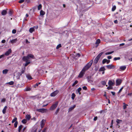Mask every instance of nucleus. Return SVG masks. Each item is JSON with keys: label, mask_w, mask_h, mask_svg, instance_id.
I'll return each instance as SVG.
<instances>
[{"label": "nucleus", "mask_w": 132, "mask_h": 132, "mask_svg": "<svg viewBox=\"0 0 132 132\" xmlns=\"http://www.w3.org/2000/svg\"><path fill=\"white\" fill-rule=\"evenodd\" d=\"M7 83L9 84L10 85H12L13 84L14 82L12 81H11L10 82H8V83Z\"/></svg>", "instance_id": "2f4dec72"}, {"label": "nucleus", "mask_w": 132, "mask_h": 132, "mask_svg": "<svg viewBox=\"0 0 132 132\" xmlns=\"http://www.w3.org/2000/svg\"><path fill=\"white\" fill-rule=\"evenodd\" d=\"M81 90V87L79 88L76 90V92H77L78 93H79V95H80L81 93L80 92Z\"/></svg>", "instance_id": "a211bd4d"}, {"label": "nucleus", "mask_w": 132, "mask_h": 132, "mask_svg": "<svg viewBox=\"0 0 132 132\" xmlns=\"http://www.w3.org/2000/svg\"><path fill=\"white\" fill-rule=\"evenodd\" d=\"M45 14V12L42 10L40 11V15H43Z\"/></svg>", "instance_id": "b1692460"}, {"label": "nucleus", "mask_w": 132, "mask_h": 132, "mask_svg": "<svg viewBox=\"0 0 132 132\" xmlns=\"http://www.w3.org/2000/svg\"><path fill=\"white\" fill-rule=\"evenodd\" d=\"M12 50L11 49H9L8 51H6L5 53V55L6 56H8L11 52Z\"/></svg>", "instance_id": "1a4fd4ad"}, {"label": "nucleus", "mask_w": 132, "mask_h": 132, "mask_svg": "<svg viewBox=\"0 0 132 132\" xmlns=\"http://www.w3.org/2000/svg\"><path fill=\"white\" fill-rule=\"evenodd\" d=\"M114 23L117 24L118 23V21L117 20H116L114 21Z\"/></svg>", "instance_id": "680f3d73"}, {"label": "nucleus", "mask_w": 132, "mask_h": 132, "mask_svg": "<svg viewBox=\"0 0 132 132\" xmlns=\"http://www.w3.org/2000/svg\"><path fill=\"white\" fill-rule=\"evenodd\" d=\"M7 13V11L6 10H4L2 11L1 12V14L2 15H6Z\"/></svg>", "instance_id": "f3484780"}, {"label": "nucleus", "mask_w": 132, "mask_h": 132, "mask_svg": "<svg viewBox=\"0 0 132 132\" xmlns=\"http://www.w3.org/2000/svg\"><path fill=\"white\" fill-rule=\"evenodd\" d=\"M7 108V106H5L4 107L2 110V112L4 114L6 113V110Z\"/></svg>", "instance_id": "dca6fc26"}, {"label": "nucleus", "mask_w": 132, "mask_h": 132, "mask_svg": "<svg viewBox=\"0 0 132 132\" xmlns=\"http://www.w3.org/2000/svg\"><path fill=\"white\" fill-rule=\"evenodd\" d=\"M107 58L108 59H110L112 58V56H108Z\"/></svg>", "instance_id": "5fc2aeb1"}, {"label": "nucleus", "mask_w": 132, "mask_h": 132, "mask_svg": "<svg viewBox=\"0 0 132 132\" xmlns=\"http://www.w3.org/2000/svg\"><path fill=\"white\" fill-rule=\"evenodd\" d=\"M126 68V67L125 65L121 66L120 67V69L122 70H125Z\"/></svg>", "instance_id": "412c9836"}, {"label": "nucleus", "mask_w": 132, "mask_h": 132, "mask_svg": "<svg viewBox=\"0 0 132 132\" xmlns=\"http://www.w3.org/2000/svg\"><path fill=\"white\" fill-rule=\"evenodd\" d=\"M59 91L56 90L51 94L50 96L52 97H54L56 96L59 93Z\"/></svg>", "instance_id": "423d86ee"}, {"label": "nucleus", "mask_w": 132, "mask_h": 132, "mask_svg": "<svg viewBox=\"0 0 132 132\" xmlns=\"http://www.w3.org/2000/svg\"><path fill=\"white\" fill-rule=\"evenodd\" d=\"M42 6L41 4H39L38 7V10H40L42 8Z\"/></svg>", "instance_id": "7c9ffc66"}, {"label": "nucleus", "mask_w": 132, "mask_h": 132, "mask_svg": "<svg viewBox=\"0 0 132 132\" xmlns=\"http://www.w3.org/2000/svg\"><path fill=\"white\" fill-rule=\"evenodd\" d=\"M111 93H112V95L113 96L115 94V93L114 92H111Z\"/></svg>", "instance_id": "0e129e2a"}, {"label": "nucleus", "mask_w": 132, "mask_h": 132, "mask_svg": "<svg viewBox=\"0 0 132 132\" xmlns=\"http://www.w3.org/2000/svg\"><path fill=\"white\" fill-rule=\"evenodd\" d=\"M5 40L4 39H3V40L2 41H1V42L2 43H5Z\"/></svg>", "instance_id": "052dcab7"}, {"label": "nucleus", "mask_w": 132, "mask_h": 132, "mask_svg": "<svg viewBox=\"0 0 132 132\" xmlns=\"http://www.w3.org/2000/svg\"><path fill=\"white\" fill-rule=\"evenodd\" d=\"M26 119L28 120H29L31 118V116L30 115L27 114L26 116Z\"/></svg>", "instance_id": "aec40b11"}, {"label": "nucleus", "mask_w": 132, "mask_h": 132, "mask_svg": "<svg viewBox=\"0 0 132 132\" xmlns=\"http://www.w3.org/2000/svg\"><path fill=\"white\" fill-rule=\"evenodd\" d=\"M100 39H97L96 41V44H98L99 43H100Z\"/></svg>", "instance_id": "473e14b6"}, {"label": "nucleus", "mask_w": 132, "mask_h": 132, "mask_svg": "<svg viewBox=\"0 0 132 132\" xmlns=\"http://www.w3.org/2000/svg\"><path fill=\"white\" fill-rule=\"evenodd\" d=\"M18 124V122L17 121H16L15 122V123H14V126L15 128L17 127V125Z\"/></svg>", "instance_id": "4c0bfd02"}, {"label": "nucleus", "mask_w": 132, "mask_h": 132, "mask_svg": "<svg viewBox=\"0 0 132 132\" xmlns=\"http://www.w3.org/2000/svg\"><path fill=\"white\" fill-rule=\"evenodd\" d=\"M26 43H30V42L28 41L27 39H26Z\"/></svg>", "instance_id": "69168bd1"}, {"label": "nucleus", "mask_w": 132, "mask_h": 132, "mask_svg": "<svg viewBox=\"0 0 132 132\" xmlns=\"http://www.w3.org/2000/svg\"><path fill=\"white\" fill-rule=\"evenodd\" d=\"M22 122L23 123L25 124L27 122V120L25 119H24L22 120Z\"/></svg>", "instance_id": "ea45409f"}, {"label": "nucleus", "mask_w": 132, "mask_h": 132, "mask_svg": "<svg viewBox=\"0 0 132 132\" xmlns=\"http://www.w3.org/2000/svg\"><path fill=\"white\" fill-rule=\"evenodd\" d=\"M25 68L24 67V69H22V70L21 73H22V74H23L24 73V70L25 69Z\"/></svg>", "instance_id": "de8ad7c7"}, {"label": "nucleus", "mask_w": 132, "mask_h": 132, "mask_svg": "<svg viewBox=\"0 0 132 132\" xmlns=\"http://www.w3.org/2000/svg\"><path fill=\"white\" fill-rule=\"evenodd\" d=\"M123 104H124L123 106V109H125L126 108V106H128V105L126 104L125 103H123Z\"/></svg>", "instance_id": "e433bc0d"}, {"label": "nucleus", "mask_w": 132, "mask_h": 132, "mask_svg": "<svg viewBox=\"0 0 132 132\" xmlns=\"http://www.w3.org/2000/svg\"><path fill=\"white\" fill-rule=\"evenodd\" d=\"M78 82V81L77 80H76L73 84L72 86H74L75 85L77 84Z\"/></svg>", "instance_id": "a19ab883"}, {"label": "nucleus", "mask_w": 132, "mask_h": 132, "mask_svg": "<svg viewBox=\"0 0 132 132\" xmlns=\"http://www.w3.org/2000/svg\"><path fill=\"white\" fill-rule=\"evenodd\" d=\"M5 101V98H2L1 100V102H4Z\"/></svg>", "instance_id": "8fccbe9b"}, {"label": "nucleus", "mask_w": 132, "mask_h": 132, "mask_svg": "<svg viewBox=\"0 0 132 132\" xmlns=\"http://www.w3.org/2000/svg\"><path fill=\"white\" fill-rule=\"evenodd\" d=\"M45 122L46 120L44 119H43L41 121L40 125L41 128H43L44 127Z\"/></svg>", "instance_id": "6e6552de"}, {"label": "nucleus", "mask_w": 132, "mask_h": 132, "mask_svg": "<svg viewBox=\"0 0 132 132\" xmlns=\"http://www.w3.org/2000/svg\"><path fill=\"white\" fill-rule=\"evenodd\" d=\"M34 56L31 54H28L27 56H24L23 58V60L25 61H29L30 58H33Z\"/></svg>", "instance_id": "f257e3e1"}, {"label": "nucleus", "mask_w": 132, "mask_h": 132, "mask_svg": "<svg viewBox=\"0 0 132 132\" xmlns=\"http://www.w3.org/2000/svg\"><path fill=\"white\" fill-rule=\"evenodd\" d=\"M24 0H20L19 1V3H21L24 2Z\"/></svg>", "instance_id": "603ef678"}, {"label": "nucleus", "mask_w": 132, "mask_h": 132, "mask_svg": "<svg viewBox=\"0 0 132 132\" xmlns=\"http://www.w3.org/2000/svg\"><path fill=\"white\" fill-rule=\"evenodd\" d=\"M122 121V120H120L118 119H117L116 121V122L117 123V124L118 125L119 123H120V121Z\"/></svg>", "instance_id": "c03bdc74"}, {"label": "nucleus", "mask_w": 132, "mask_h": 132, "mask_svg": "<svg viewBox=\"0 0 132 132\" xmlns=\"http://www.w3.org/2000/svg\"><path fill=\"white\" fill-rule=\"evenodd\" d=\"M97 117H95L94 119V121H96L97 119Z\"/></svg>", "instance_id": "e2e57ef3"}, {"label": "nucleus", "mask_w": 132, "mask_h": 132, "mask_svg": "<svg viewBox=\"0 0 132 132\" xmlns=\"http://www.w3.org/2000/svg\"><path fill=\"white\" fill-rule=\"evenodd\" d=\"M16 32V30L15 29H13L12 31V32L13 34H15Z\"/></svg>", "instance_id": "a18cd8bd"}, {"label": "nucleus", "mask_w": 132, "mask_h": 132, "mask_svg": "<svg viewBox=\"0 0 132 132\" xmlns=\"http://www.w3.org/2000/svg\"><path fill=\"white\" fill-rule=\"evenodd\" d=\"M37 111L39 112H40L42 113H44L47 112V110L46 109L42 108L37 109Z\"/></svg>", "instance_id": "39448f33"}, {"label": "nucleus", "mask_w": 132, "mask_h": 132, "mask_svg": "<svg viewBox=\"0 0 132 132\" xmlns=\"http://www.w3.org/2000/svg\"><path fill=\"white\" fill-rule=\"evenodd\" d=\"M85 71L84 70L82 69L79 74L78 77L80 78H81L82 77Z\"/></svg>", "instance_id": "0eeeda50"}, {"label": "nucleus", "mask_w": 132, "mask_h": 132, "mask_svg": "<svg viewBox=\"0 0 132 132\" xmlns=\"http://www.w3.org/2000/svg\"><path fill=\"white\" fill-rule=\"evenodd\" d=\"M116 9V6L114 5L113 6L112 8V11H114Z\"/></svg>", "instance_id": "c756f323"}, {"label": "nucleus", "mask_w": 132, "mask_h": 132, "mask_svg": "<svg viewBox=\"0 0 132 132\" xmlns=\"http://www.w3.org/2000/svg\"><path fill=\"white\" fill-rule=\"evenodd\" d=\"M113 52V51H112L111 52H106L105 53V54L106 55H108L111 54Z\"/></svg>", "instance_id": "f704fd0d"}, {"label": "nucleus", "mask_w": 132, "mask_h": 132, "mask_svg": "<svg viewBox=\"0 0 132 132\" xmlns=\"http://www.w3.org/2000/svg\"><path fill=\"white\" fill-rule=\"evenodd\" d=\"M22 74L21 73V72H19L18 73V75L19 76H21L22 75Z\"/></svg>", "instance_id": "13d9d810"}, {"label": "nucleus", "mask_w": 132, "mask_h": 132, "mask_svg": "<svg viewBox=\"0 0 132 132\" xmlns=\"http://www.w3.org/2000/svg\"><path fill=\"white\" fill-rule=\"evenodd\" d=\"M23 127V126L22 125H20L18 128V131L19 132H20L21 129Z\"/></svg>", "instance_id": "bb28decb"}, {"label": "nucleus", "mask_w": 132, "mask_h": 132, "mask_svg": "<svg viewBox=\"0 0 132 132\" xmlns=\"http://www.w3.org/2000/svg\"><path fill=\"white\" fill-rule=\"evenodd\" d=\"M93 62V60H91L83 68L85 71H86L91 66Z\"/></svg>", "instance_id": "f03ea898"}, {"label": "nucleus", "mask_w": 132, "mask_h": 132, "mask_svg": "<svg viewBox=\"0 0 132 132\" xmlns=\"http://www.w3.org/2000/svg\"><path fill=\"white\" fill-rule=\"evenodd\" d=\"M121 82V80L120 79H118L116 80V85H119Z\"/></svg>", "instance_id": "9d476101"}, {"label": "nucleus", "mask_w": 132, "mask_h": 132, "mask_svg": "<svg viewBox=\"0 0 132 132\" xmlns=\"http://www.w3.org/2000/svg\"><path fill=\"white\" fill-rule=\"evenodd\" d=\"M61 47V45L60 44L58 45L56 47V48L57 49Z\"/></svg>", "instance_id": "37998d69"}, {"label": "nucleus", "mask_w": 132, "mask_h": 132, "mask_svg": "<svg viewBox=\"0 0 132 132\" xmlns=\"http://www.w3.org/2000/svg\"><path fill=\"white\" fill-rule=\"evenodd\" d=\"M120 59V57H115L114 58L113 60L114 61H116L118 60H119Z\"/></svg>", "instance_id": "c85d7f7f"}, {"label": "nucleus", "mask_w": 132, "mask_h": 132, "mask_svg": "<svg viewBox=\"0 0 132 132\" xmlns=\"http://www.w3.org/2000/svg\"><path fill=\"white\" fill-rule=\"evenodd\" d=\"M34 30V28L32 27L30 28L29 29V31L30 33H32Z\"/></svg>", "instance_id": "4be33fe9"}, {"label": "nucleus", "mask_w": 132, "mask_h": 132, "mask_svg": "<svg viewBox=\"0 0 132 132\" xmlns=\"http://www.w3.org/2000/svg\"><path fill=\"white\" fill-rule=\"evenodd\" d=\"M59 109H57L56 111H55V113L56 114H57V113L59 112Z\"/></svg>", "instance_id": "6e6d98bb"}, {"label": "nucleus", "mask_w": 132, "mask_h": 132, "mask_svg": "<svg viewBox=\"0 0 132 132\" xmlns=\"http://www.w3.org/2000/svg\"><path fill=\"white\" fill-rule=\"evenodd\" d=\"M76 106V105H74L72 106H71L69 109L68 112H69L71 111L72 110L74 109Z\"/></svg>", "instance_id": "2eb2a0df"}, {"label": "nucleus", "mask_w": 132, "mask_h": 132, "mask_svg": "<svg viewBox=\"0 0 132 132\" xmlns=\"http://www.w3.org/2000/svg\"><path fill=\"white\" fill-rule=\"evenodd\" d=\"M8 70L6 69H5L3 70V71L2 72L3 74H6L8 72Z\"/></svg>", "instance_id": "5701e85b"}, {"label": "nucleus", "mask_w": 132, "mask_h": 132, "mask_svg": "<svg viewBox=\"0 0 132 132\" xmlns=\"http://www.w3.org/2000/svg\"><path fill=\"white\" fill-rule=\"evenodd\" d=\"M17 118H14L12 121V123H13L15 122L17 120Z\"/></svg>", "instance_id": "58836bf2"}, {"label": "nucleus", "mask_w": 132, "mask_h": 132, "mask_svg": "<svg viewBox=\"0 0 132 132\" xmlns=\"http://www.w3.org/2000/svg\"><path fill=\"white\" fill-rule=\"evenodd\" d=\"M25 62H26V63L24 65V66L25 67L27 66L28 64H29L30 63V62L29 61H27Z\"/></svg>", "instance_id": "72a5a7b5"}, {"label": "nucleus", "mask_w": 132, "mask_h": 132, "mask_svg": "<svg viewBox=\"0 0 132 132\" xmlns=\"http://www.w3.org/2000/svg\"><path fill=\"white\" fill-rule=\"evenodd\" d=\"M112 86H109L107 87V89L108 90H109L110 89H112Z\"/></svg>", "instance_id": "49530a36"}, {"label": "nucleus", "mask_w": 132, "mask_h": 132, "mask_svg": "<svg viewBox=\"0 0 132 132\" xmlns=\"http://www.w3.org/2000/svg\"><path fill=\"white\" fill-rule=\"evenodd\" d=\"M26 77H27V78H28V79L29 80H30L32 79V77H31V76L30 75H27L26 76Z\"/></svg>", "instance_id": "a878e982"}, {"label": "nucleus", "mask_w": 132, "mask_h": 132, "mask_svg": "<svg viewBox=\"0 0 132 132\" xmlns=\"http://www.w3.org/2000/svg\"><path fill=\"white\" fill-rule=\"evenodd\" d=\"M109 86H112L114 84V82L111 80H109L108 83Z\"/></svg>", "instance_id": "ddd939ff"}, {"label": "nucleus", "mask_w": 132, "mask_h": 132, "mask_svg": "<svg viewBox=\"0 0 132 132\" xmlns=\"http://www.w3.org/2000/svg\"><path fill=\"white\" fill-rule=\"evenodd\" d=\"M101 83L102 85H106V82L105 81H101Z\"/></svg>", "instance_id": "c9c22d12"}, {"label": "nucleus", "mask_w": 132, "mask_h": 132, "mask_svg": "<svg viewBox=\"0 0 132 132\" xmlns=\"http://www.w3.org/2000/svg\"><path fill=\"white\" fill-rule=\"evenodd\" d=\"M125 45V44L124 43H122L120 44V46H123V45Z\"/></svg>", "instance_id": "774afa93"}, {"label": "nucleus", "mask_w": 132, "mask_h": 132, "mask_svg": "<svg viewBox=\"0 0 132 132\" xmlns=\"http://www.w3.org/2000/svg\"><path fill=\"white\" fill-rule=\"evenodd\" d=\"M82 88L84 90H86L87 89V87L85 86L83 87Z\"/></svg>", "instance_id": "864d4df0"}, {"label": "nucleus", "mask_w": 132, "mask_h": 132, "mask_svg": "<svg viewBox=\"0 0 132 132\" xmlns=\"http://www.w3.org/2000/svg\"><path fill=\"white\" fill-rule=\"evenodd\" d=\"M4 56V55L2 54L1 55H0V59L2 57H3Z\"/></svg>", "instance_id": "bf43d9fd"}, {"label": "nucleus", "mask_w": 132, "mask_h": 132, "mask_svg": "<svg viewBox=\"0 0 132 132\" xmlns=\"http://www.w3.org/2000/svg\"><path fill=\"white\" fill-rule=\"evenodd\" d=\"M87 79L88 82L90 83H91L92 82H93V81L92 80V78L91 76H88L87 77Z\"/></svg>", "instance_id": "f8f14e48"}, {"label": "nucleus", "mask_w": 132, "mask_h": 132, "mask_svg": "<svg viewBox=\"0 0 132 132\" xmlns=\"http://www.w3.org/2000/svg\"><path fill=\"white\" fill-rule=\"evenodd\" d=\"M106 67L109 69H111L114 68V66L111 65H109L106 66Z\"/></svg>", "instance_id": "9b49d317"}, {"label": "nucleus", "mask_w": 132, "mask_h": 132, "mask_svg": "<svg viewBox=\"0 0 132 132\" xmlns=\"http://www.w3.org/2000/svg\"><path fill=\"white\" fill-rule=\"evenodd\" d=\"M110 62V61L109 60H107V61H106V62L107 63V64H108Z\"/></svg>", "instance_id": "338daca9"}, {"label": "nucleus", "mask_w": 132, "mask_h": 132, "mask_svg": "<svg viewBox=\"0 0 132 132\" xmlns=\"http://www.w3.org/2000/svg\"><path fill=\"white\" fill-rule=\"evenodd\" d=\"M106 61H107V59H103L102 61V63L103 64L105 63L106 62Z\"/></svg>", "instance_id": "79ce46f5"}, {"label": "nucleus", "mask_w": 132, "mask_h": 132, "mask_svg": "<svg viewBox=\"0 0 132 132\" xmlns=\"http://www.w3.org/2000/svg\"><path fill=\"white\" fill-rule=\"evenodd\" d=\"M123 87H122L119 90V91L118 92V93H120L121 92V91L123 89Z\"/></svg>", "instance_id": "3c124183"}, {"label": "nucleus", "mask_w": 132, "mask_h": 132, "mask_svg": "<svg viewBox=\"0 0 132 132\" xmlns=\"http://www.w3.org/2000/svg\"><path fill=\"white\" fill-rule=\"evenodd\" d=\"M31 88L28 87H27L24 90L25 92H27L30 91L31 90Z\"/></svg>", "instance_id": "4468645a"}, {"label": "nucleus", "mask_w": 132, "mask_h": 132, "mask_svg": "<svg viewBox=\"0 0 132 132\" xmlns=\"http://www.w3.org/2000/svg\"><path fill=\"white\" fill-rule=\"evenodd\" d=\"M105 70V69L104 67H101L100 69V71H104Z\"/></svg>", "instance_id": "393cba45"}, {"label": "nucleus", "mask_w": 132, "mask_h": 132, "mask_svg": "<svg viewBox=\"0 0 132 132\" xmlns=\"http://www.w3.org/2000/svg\"><path fill=\"white\" fill-rule=\"evenodd\" d=\"M103 52L100 53L96 57L94 61L93 64H96L97 63L101 55L103 54Z\"/></svg>", "instance_id": "7ed1b4c3"}, {"label": "nucleus", "mask_w": 132, "mask_h": 132, "mask_svg": "<svg viewBox=\"0 0 132 132\" xmlns=\"http://www.w3.org/2000/svg\"><path fill=\"white\" fill-rule=\"evenodd\" d=\"M40 83H41L40 82H39L38 84L37 83L34 86V87L35 88L36 87V86H37L38 85L40 84Z\"/></svg>", "instance_id": "09e8293b"}, {"label": "nucleus", "mask_w": 132, "mask_h": 132, "mask_svg": "<svg viewBox=\"0 0 132 132\" xmlns=\"http://www.w3.org/2000/svg\"><path fill=\"white\" fill-rule=\"evenodd\" d=\"M17 41L16 39H14L12 40H10L9 43H15Z\"/></svg>", "instance_id": "6ab92c4d"}, {"label": "nucleus", "mask_w": 132, "mask_h": 132, "mask_svg": "<svg viewBox=\"0 0 132 132\" xmlns=\"http://www.w3.org/2000/svg\"><path fill=\"white\" fill-rule=\"evenodd\" d=\"M76 96V95L74 93H72V97L71 98L73 100L74 99V98Z\"/></svg>", "instance_id": "cd10ccee"}, {"label": "nucleus", "mask_w": 132, "mask_h": 132, "mask_svg": "<svg viewBox=\"0 0 132 132\" xmlns=\"http://www.w3.org/2000/svg\"><path fill=\"white\" fill-rule=\"evenodd\" d=\"M46 129H47V128H45L43 130V131L44 132H46Z\"/></svg>", "instance_id": "4d7b16f0"}, {"label": "nucleus", "mask_w": 132, "mask_h": 132, "mask_svg": "<svg viewBox=\"0 0 132 132\" xmlns=\"http://www.w3.org/2000/svg\"><path fill=\"white\" fill-rule=\"evenodd\" d=\"M58 104V102H56L55 104H53L50 107V110H54L57 106Z\"/></svg>", "instance_id": "20e7f679"}]
</instances>
